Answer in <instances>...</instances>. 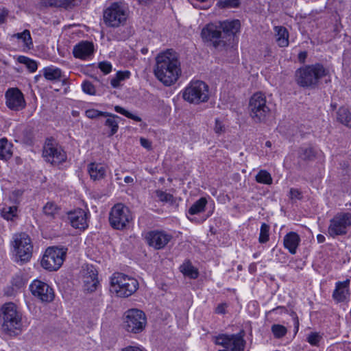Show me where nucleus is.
Listing matches in <instances>:
<instances>
[{"label": "nucleus", "instance_id": "nucleus-1", "mask_svg": "<svg viewBox=\"0 0 351 351\" xmlns=\"http://www.w3.org/2000/svg\"><path fill=\"white\" fill-rule=\"evenodd\" d=\"M155 60L156 77L167 86L176 83L182 73L178 54L173 49H167L159 53Z\"/></svg>", "mask_w": 351, "mask_h": 351}, {"label": "nucleus", "instance_id": "nucleus-2", "mask_svg": "<svg viewBox=\"0 0 351 351\" xmlns=\"http://www.w3.org/2000/svg\"><path fill=\"white\" fill-rule=\"evenodd\" d=\"M328 74V70L322 64L317 63L298 69L295 71V81L302 87H313Z\"/></svg>", "mask_w": 351, "mask_h": 351}, {"label": "nucleus", "instance_id": "nucleus-3", "mask_svg": "<svg viewBox=\"0 0 351 351\" xmlns=\"http://www.w3.org/2000/svg\"><path fill=\"white\" fill-rule=\"evenodd\" d=\"M2 318V328L10 335H17L22 330L21 315L18 312L14 303H6L0 310Z\"/></svg>", "mask_w": 351, "mask_h": 351}, {"label": "nucleus", "instance_id": "nucleus-4", "mask_svg": "<svg viewBox=\"0 0 351 351\" xmlns=\"http://www.w3.org/2000/svg\"><path fill=\"white\" fill-rule=\"evenodd\" d=\"M111 291L117 296L127 298L132 295L138 287V282L135 278L122 273H114L110 278Z\"/></svg>", "mask_w": 351, "mask_h": 351}, {"label": "nucleus", "instance_id": "nucleus-5", "mask_svg": "<svg viewBox=\"0 0 351 351\" xmlns=\"http://www.w3.org/2000/svg\"><path fill=\"white\" fill-rule=\"evenodd\" d=\"M128 15L129 10L125 3L114 2L104 10V22L107 27H119L126 23Z\"/></svg>", "mask_w": 351, "mask_h": 351}, {"label": "nucleus", "instance_id": "nucleus-6", "mask_svg": "<svg viewBox=\"0 0 351 351\" xmlns=\"http://www.w3.org/2000/svg\"><path fill=\"white\" fill-rule=\"evenodd\" d=\"M182 97L191 104L206 102L209 98L208 86L200 80L191 81L184 88Z\"/></svg>", "mask_w": 351, "mask_h": 351}, {"label": "nucleus", "instance_id": "nucleus-7", "mask_svg": "<svg viewBox=\"0 0 351 351\" xmlns=\"http://www.w3.org/2000/svg\"><path fill=\"white\" fill-rule=\"evenodd\" d=\"M147 324V318L143 311L137 308L128 310L123 318V328L130 333L138 334L143 332Z\"/></svg>", "mask_w": 351, "mask_h": 351}, {"label": "nucleus", "instance_id": "nucleus-8", "mask_svg": "<svg viewBox=\"0 0 351 351\" xmlns=\"http://www.w3.org/2000/svg\"><path fill=\"white\" fill-rule=\"evenodd\" d=\"M250 114L254 121H264L269 115L270 108L267 104L265 95L262 93H254L249 102Z\"/></svg>", "mask_w": 351, "mask_h": 351}, {"label": "nucleus", "instance_id": "nucleus-9", "mask_svg": "<svg viewBox=\"0 0 351 351\" xmlns=\"http://www.w3.org/2000/svg\"><path fill=\"white\" fill-rule=\"evenodd\" d=\"M132 219L129 208L123 204H117L110 212L109 221L110 226L117 230H123Z\"/></svg>", "mask_w": 351, "mask_h": 351}, {"label": "nucleus", "instance_id": "nucleus-10", "mask_svg": "<svg viewBox=\"0 0 351 351\" xmlns=\"http://www.w3.org/2000/svg\"><path fill=\"white\" fill-rule=\"evenodd\" d=\"M350 226L351 213H337L330 220L328 234L333 238L337 236L345 235L347 234Z\"/></svg>", "mask_w": 351, "mask_h": 351}, {"label": "nucleus", "instance_id": "nucleus-11", "mask_svg": "<svg viewBox=\"0 0 351 351\" xmlns=\"http://www.w3.org/2000/svg\"><path fill=\"white\" fill-rule=\"evenodd\" d=\"M66 255L64 248L48 247L41 261L43 268L49 271H56L62 265Z\"/></svg>", "mask_w": 351, "mask_h": 351}, {"label": "nucleus", "instance_id": "nucleus-12", "mask_svg": "<svg viewBox=\"0 0 351 351\" xmlns=\"http://www.w3.org/2000/svg\"><path fill=\"white\" fill-rule=\"evenodd\" d=\"M215 344L221 346L219 351H243L245 341L241 333L236 335H219L215 337Z\"/></svg>", "mask_w": 351, "mask_h": 351}, {"label": "nucleus", "instance_id": "nucleus-13", "mask_svg": "<svg viewBox=\"0 0 351 351\" xmlns=\"http://www.w3.org/2000/svg\"><path fill=\"white\" fill-rule=\"evenodd\" d=\"M14 243L18 261H28L32 257L33 248L29 237L25 233L16 234Z\"/></svg>", "mask_w": 351, "mask_h": 351}, {"label": "nucleus", "instance_id": "nucleus-14", "mask_svg": "<svg viewBox=\"0 0 351 351\" xmlns=\"http://www.w3.org/2000/svg\"><path fill=\"white\" fill-rule=\"evenodd\" d=\"M43 156L47 162L53 165H59L66 160L65 152L52 140H48L45 143Z\"/></svg>", "mask_w": 351, "mask_h": 351}, {"label": "nucleus", "instance_id": "nucleus-15", "mask_svg": "<svg viewBox=\"0 0 351 351\" xmlns=\"http://www.w3.org/2000/svg\"><path fill=\"white\" fill-rule=\"evenodd\" d=\"M29 289L34 296L43 302H50L54 298L53 289L43 281L34 280L30 284Z\"/></svg>", "mask_w": 351, "mask_h": 351}, {"label": "nucleus", "instance_id": "nucleus-16", "mask_svg": "<svg viewBox=\"0 0 351 351\" xmlns=\"http://www.w3.org/2000/svg\"><path fill=\"white\" fill-rule=\"evenodd\" d=\"M171 234L164 230H152L146 234L147 244L156 250L164 248L172 239Z\"/></svg>", "mask_w": 351, "mask_h": 351}, {"label": "nucleus", "instance_id": "nucleus-17", "mask_svg": "<svg viewBox=\"0 0 351 351\" xmlns=\"http://www.w3.org/2000/svg\"><path fill=\"white\" fill-rule=\"evenodd\" d=\"M6 106L14 111H19L26 106L24 95L18 88H10L5 93Z\"/></svg>", "mask_w": 351, "mask_h": 351}, {"label": "nucleus", "instance_id": "nucleus-18", "mask_svg": "<svg viewBox=\"0 0 351 351\" xmlns=\"http://www.w3.org/2000/svg\"><path fill=\"white\" fill-rule=\"evenodd\" d=\"M68 220L75 229L84 230L88 225V213L82 208L71 210L67 213Z\"/></svg>", "mask_w": 351, "mask_h": 351}, {"label": "nucleus", "instance_id": "nucleus-19", "mask_svg": "<svg viewBox=\"0 0 351 351\" xmlns=\"http://www.w3.org/2000/svg\"><path fill=\"white\" fill-rule=\"evenodd\" d=\"M350 280L338 281L332 294V299L337 302H346L350 297Z\"/></svg>", "mask_w": 351, "mask_h": 351}, {"label": "nucleus", "instance_id": "nucleus-20", "mask_svg": "<svg viewBox=\"0 0 351 351\" xmlns=\"http://www.w3.org/2000/svg\"><path fill=\"white\" fill-rule=\"evenodd\" d=\"M83 281L84 289L86 291L93 292L97 289L99 285L97 271L93 265L86 267L83 275Z\"/></svg>", "mask_w": 351, "mask_h": 351}, {"label": "nucleus", "instance_id": "nucleus-21", "mask_svg": "<svg viewBox=\"0 0 351 351\" xmlns=\"http://www.w3.org/2000/svg\"><path fill=\"white\" fill-rule=\"evenodd\" d=\"M94 51L93 43L88 41H81L74 46L73 53L74 57L86 60L90 57Z\"/></svg>", "mask_w": 351, "mask_h": 351}, {"label": "nucleus", "instance_id": "nucleus-22", "mask_svg": "<svg viewBox=\"0 0 351 351\" xmlns=\"http://www.w3.org/2000/svg\"><path fill=\"white\" fill-rule=\"evenodd\" d=\"M300 243V237L295 232H290L284 237V247L287 249L291 254L296 253Z\"/></svg>", "mask_w": 351, "mask_h": 351}, {"label": "nucleus", "instance_id": "nucleus-23", "mask_svg": "<svg viewBox=\"0 0 351 351\" xmlns=\"http://www.w3.org/2000/svg\"><path fill=\"white\" fill-rule=\"evenodd\" d=\"M221 34L220 24L219 25L213 23L208 24L202 31V36L206 40L211 41L215 39H219L221 37Z\"/></svg>", "mask_w": 351, "mask_h": 351}, {"label": "nucleus", "instance_id": "nucleus-24", "mask_svg": "<svg viewBox=\"0 0 351 351\" xmlns=\"http://www.w3.org/2000/svg\"><path fill=\"white\" fill-rule=\"evenodd\" d=\"M88 171L91 179L97 180L104 177L106 169L103 164L92 162L88 165Z\"/></svg>", "mask_w": 351, "mask_h": 351}, {"label": "nucleus", "instance_id": "nucleus-25", "mask_svg": "<svg viewBox=\"0 0 351 351\" xmlns=\"http://www.w3.org/2000/svg\"><path fill=\"white\" fill-rule=\"evenodd\" d=\"M276 42L280 47H286L289 45V32L282 26L274 27Z\"/></svg>", "mask_w": 351, "mask_h": 351}, {"label": "nucleus", "instance_id": "nucleus-26", "mask_svg": "<svg viewBox=\"0 0 351 351\" xmlns=\"http://www.w3.org/2000/svg\"><path fill=\"white\" fill-rule=\"evenodd\" d=\"M103 117L106 118L104 123V125L110 129L109 136H113L118 131L119 120L121 119V117L109 112L108 114H104Z\"/></svg>", "mask_w": 351, "mask_h": 351}, {"label": "nucleus", "instance_id": "nucleus-27", "mask_svg": "<svg viewBox=\"0 0 351 351\" xmlns=\"http://www.w3.org/2000/svg\"><path fill=\"white\" fill-rule=\"evenodd\" d=\"M220 28L228 35H234L240 29L241 24L239 20L225 21L219 22Z\"/></svg>", "mask_w": 351, "mask_h": 351}, {"label": "nucleus", "instance_id": "nucleus-28", "mask_svg": "<svg viewBox=\"0 0 351 351\" xmlns=\"http://www.w3.org/2000/svg\"><path fill=\"white\" fill-rule=\"evenodd\" d=\"M60 207L52 202H48L43 208L44 215L49 219H55L60 213Z\"/></svg>", "mask_w": 351, "mask_h": 351}, {"label": "nucleus", "instance_id": "nucleus-29", "mask_svg": "<svg viewBox=\"0 0 351 351\" xmlns=\"http://www.w3.org/2000/svg\"><path fill=\"white\" fill-rule=\"evenodd\" d=\"M12 38L21 40L23 43L24 47L27 49L33 48L32 38L30 32L27 29H25L23 32L20 33L14 34L12 36Z\"/></svg>", "mask_w": 351, "mask_h": 351}, {"label": "nucleus", "instance_id": "nucleus-30", "mask_svg": "<svg viewBox=\"0 0 351 351\" xmlns=\"http://www.w3.org/2000/svg\"><path fill=\"white\" fill-rule=\"evenodd\" d=\"M180 271L185 276L191 279H195L198 277V270L193 266L191 262L184 263L180 267Z\"/></svg>", "mask_w": 351, "mask_h": 351}, {"label": "nucleus", "instance_id": "nucleus-31", "mask_svg": "<svg viewBox=\"0 0 351 351\" xmlns=\"http://www.w3.org/2000/svg\"><path fill=\"white\" fill-rule=\"evenodd\" d=\"M337 119L342 124L351 128V112L346 108L341 107L338 110Z\"/></svg>", "mask_w": 351, "mask_h": 351}, {"label": "nucleus", "instance_id": "nucleus-32", "mask_svg": "<svg viewBox=\"0 0 351 351\" xmlns=\"http://www.w3.org/2000/svg\"><path fill=\"white\" fill-rule=\"evenodd\" d=\"M62 71L55 66L46 67L43 70V75L48 80H58L61 77Z\"/></svg>", "mask_w": 351, "mask_h": 351}, {"label": "nucleus", "instance_id": "nucleus-33", "mask_svg": "<svg viewBox=\"0 0 351 351\" xmlns=\"http://www.w3.org/2000/svg\"><path fill=\"white\" fill-rule=\"evenodd\" d=\"M12 156L11 145L6 138L0 139V158L8 159Z\"/></svg>", "mask_w": 351, "mask_h": 351}, {"label": "nucleus", "instance_id": "nucleus-34", "mask_svg": "<svg viewBox=\"0 0 351 351\" xmlns=\"http://www.w3.org/2000/svg\"><path fill=\"white\" fill-rule=\"evenodd\" d=\"M206 203V199L205 197H201L191 206L189 210V213L190 215H196L204 211Z\"/></svg>", "mask_w": 351, "mask_h": 351}, {"label": "nucleus", "instance_id": "nucleus-35", "mask_svg": "<svg viewBox=\"0 0 351 351\" xmlns=\"http://www.w3.org/2000/svg\"><path fill=\"white\" fill-rule=\"evenodd\" d=\"M130 75V72L128 71H118L116 75L111 80L110 84L112 87L117 88L120 85V82L126 79H128Z\"/></svg>", "mask_w": 351, "mask_h": 351}, {"label": "nucleus", "instance_id": "nucleus-36", "mask_svg": "<svg viewBox=\"0 0 351 351\" xmlns=\"http://www.w3.org/2000/svg\"><path fill=\"white\" fill-rule=\"evenodd\" d=\"M16 213L17 207L16 206H5L1 210V216L6 220H13L16 217Z\"/></svg>", "mask_w": 351, "mask_h": 351}, {"label": "nucleus", "instance_id": "nucleus-37", "mask_svg": "<svg viewBox=\"0 0 351 351\" xmlns=\"http://www.w3.org/2000/svg\"><path fill=\"white\" fill-rule=\"evenodd\" d=\"M18 61L19 62L25 64L31 73L35 72L38 69L37 62L26 56H19Z\"/></svg>", "mask_w": 351, "mask_h": 351}, {"label": "nucleus", "instance_id": "nucleus-38", "mask_svg": "<svg viewBox=\"0 0 351 351\" xmlns=\"http://www.w3.org/2000/svg\"><path fill=\"white\" fill-rule=\"evenodd\" d=\"M256 181L261 184H271L272 183V178L267 171L261 170L256 176Z\"/></svg>", "mask_w": 351, "mask_h": 351}, {"label": "nucleus", "instance_id": "nucleus-39", "mask_svg": "<svg viewBox=\"0 0 351 351\" xmlns=\"http://www.w3.org/2000/svg\"><path fill=\"white\" fill-rule=\"evenodd\" d=\"M270 227L268 224L263 223L260 229L258 241L260 243H265L269 239Z\"/></svg>", "mask_w": 351, "mask_h": 351}, {"label": "nucleus", "instance_id": "nucleus-40", "mask_svg": "<svg viewBox=\"0 0 351 351\" xmlns=\"http://www.w3.org/2000/svg\"><path fill=\"white\" fill-rule=\"evenodd\" d=\"M271 330L274 336L278 339L283 337L287 332V328L280 324H273Z\"/></svg>", "mask_w": 351, "mask_h": 351}, {"label": "nucleus", "instance_id": "nucleus-41", "mask_svg": "<svg viewBox=\"0 0 351 351\" xmlns=\"http://www.w3.org/2000/svg\"><path fill=\"white\" fill-rule=\"evenodd\" d=\"M322 335L317 332H312L306 337L307 342L313 346H319L322 340Z\"/></svg>", "mask_w": 351, "mask_h": 351}, {"label": "nucleus", "instance_id": "nucleus-42", "mask_svg": "<svg viewBox=\"0 0 351 351\" xmlns=\"http://www.w3.org/2000/svg\"><path fill=\"white\" fill-rule=\"evenodd\" d=\"M114 110L117 112H118L121 114H123V115L125 116L126 117L131 119L134 121H136L138 122L141 121V118L140 117L133 114L132 113L130 112L129 111L126 110L125 109H124L123 108H122L119 106H115Z\"/></svg>", "mask_w": 351, "mask_h": 351}, {"label": "nucleus", "instance_id": "nucleus-43", "mask_svg": "<svg viewBox=\"0 0 351 351\" xmlns=\"http://www.w3.org/2000/svg\"><path fill=\"white\" fill-rule=\"evenodd\" d=\"M240 4V0H219L217 5L220 8H237Z\"/></svg>", "mask_w": 351, "mask_h": 351}, {"label": "nucleus", "instance_id": "nucleus-44", "mask_svg": "<svg viewBox=\"0 0 351 351\" xmlns=\"http://www.w3.org/2000/svg\"><path fill=\"white\" fill-rule=\"evenodd\" d=\"M156 195L158 198V199L162 202H173V197L170 193H167L160 190H157L156 191Z\"/></svg>", "mask_w": 351, "mask_h": 351}, {"label": "nucleus", "instance_id": "nucleus-45", "mask_svg": "<svg viewBox=\"0 0 351 351\" xmlns=\"http://www.w3.org/2000/svg\"><path fill=\"white\" fill-rule=\"evenodd\" d=\"M314 155L315 152L312 147H302L300 150V156L304 160L311 159Z\"/></svg>", "mask_w": 351, "mask_h": 351}, {"label": "nucleus", "instance_id": "nucleus-46", "mask_svg": "<svg viewBox=\"0 0 351 351\" xmlns=\"http://www.w3.org/2000/svg\"><path fill=\"white\" fill-rule=\"evenodd\" d=\"M104 114H108V112H101L96 109H88L85 111V115L92 119L103 117Z\"/></svg>", "mask_w": 351, "mask_h": 351}, {"label": "nucleus", "instance_id": "nucleus-47", "mask_svg": "<svg viewBox=\"0 0 351 351\" xmlns=\"http://www.w3.org/2000/svg\"><path fill=\"white\" fill-rule=\"evenodd\" d=\"M83 91L88 95H94L95 94V88L93 84L88 81H84L82 84Z\"/></svg>", "mask_w": 351, "mask_h": 351}, {"label": "nucleus", "instance_id": "nucleus-48", "mask_svg": "<svg viewBox=\"0 0 351 351\" xmlns=\"http://www.w3.org/2000/svg\"><path fill=\"white\" fill-rule=\"evenodd\" d=\"M100 70L105 74H108L112 71V64L107 61L101 62L98 65Z\"/></svg>", "mask_w": 351, "mask_h": 351}, {"label": "nucleus", "instance_id": "nucleus-49", "mask_svg": "<svg viewBox=\"0 0 351 351\" xmlns=\"http://www.w3.org/2000/svg\"><path fill=\"white\" fill-rule=\"evenodd\" d=\"M81 1L82 0H62L63 3L60 5H63L64 8L68 9L78 5Z\"/></svg>", "mask_w": 351, "mask_h": 351}, {"label": "nucleus", "instance_id": "nucleus-50", "mask_svg": "<svg viewBox=\"0 0 351 351\" xmlns=\"http://www.w3.org/2000/svg\"><path fill=\"white\" fill-rule=\"evenodd\" d=\"M215 133L220 134L225 131V125L219 119H215V125L214 127Z\"/></svg>", "mask_w": 351, "mask_h": 351}, {"label": "nucleus", "instance_id": "nucleus-51", "mask_svg": "<svg viewBox=\"0 0 351 351\" xmlns=\"http://www.w3.org/2000/svg\"><path fill=\"white\" fill-rule=\"evenodd\" d=\"M289 197L291 199H300L302 197L301 192L298 189L291 188L289 191Z\"/></svg>", "mask_w": 351, "mask_h": 351}, {"label": "nucleus", "instance_id": "nucleus-52", "mask_svg": "<svg viewBox=\"0 0 351 351\" xmlns=\"http://www.w3.org/2000/svg\"><path fill=\"white\" fill-rule=\"evenodd\" d=\"M9 14V11L5 8H0V25L5 23Z\"/></svg>", "mask_w": 351, "mask_h": 351}, {"label": "nucleus", "instance_id": "nucleus-53", "mask_svg": "<svg viewBox=\"0 0 351 351\" xmlns=\"http://www.w3.org/2000/svg\"><path fill=\"white\" fill-rule=\"evenodd\" d=\"M227 304L226 303H221L218 304L215 308V313L217 314H225Z\"/></svg>", "mask_w": 351, "mask_h": 351}, {"label": "nucleus", "instance_id": "nucleus-54", "mask_svg": "<svg viewBox=\"0 0 351 351\" xmlns=\"http://www.w3.org/2000/svg\"><path fill=\"white\" fill-rule=\"evenodd\" d=\"M24 136L22 137V141L25 143H29L32 140V134L29 130L25 129L23 131Z\"/></svg>", "mask_w": 351, "mask_h": 351}, {"label": "nucleus", "instance_id": "nucleus-55", "mask_svg": "<svg viewBox=\"0 0 351 351\" xmlns=\"http://www.w3.org/2000/svg\"><path fill=\"white\" fill-rule=\"evenodd\" d=\"M46 3L50 6L63 8V5H60L63 3L62 0H46Z\"/></svg>", "mask_w": 351, "mask_h": 351}, {"label": "nucleus", "instance_id": "nucleus-56", "mask_svg": "<svg viewBox=\"0 0 351 351\" xmlns=\"http://www.w3.org/2000/svg\"><path fill=\"white\" fill-rule=\"evenodd\" d=\"M122 351H144L143 348L140 346H127Z\"/></svg>", "mask_w": 351, "mask_h": 351}, {"label": "nucleus", "instance_id": "nucleus-57", "mask_svg": "<svg viewBox=\"0 0 351 351\" xmlns=\"http://www.w3.org/2000/svg\"><path fill=\"white\" fill-rule=\"evenodd\" d=\"M140 142H141V145L146 148V149H150L151 148V143L149 140L146 139V138H141L140 139Z\"/></svg>", "mask_w": 351, "mask_h": 351}, {"label": "nucleus", "instance_id": "nucleus-58", "mask_svg": "<svg viewBox=\"0 0 351 351\" xmlns=\"http://www.w3.org/2000/svg\"><path fill=\"white\" fill-rule=\"evenodd\" d=\"M307 53L306 51H301L298 54V59L301 62H304L305 59L306 58Z\"/></svg>", "mask_w": 351, "mask_h": 351}, {"label": "nucleus", "instance_id": "nucleus-59", "mask_svg": "<svg viewBox=\"0 0 351 351\" xmlns=\"http://www.w3.org/2000/svg\"><path fill=\"white\" fill-rule=\"evenodd\" d=\"M317 240L319 243H322L325 241V237L323 234H318L317 236Z\"/></svg>", "mask_w": 351, "mask_h": 351}, {"label": "nucleus", "instance_id": "nucleus-60", "mask_svg": "<svg viewBox=\"0 0 351 351\" xmlns=\"http://www.w3.org/2000/svg\"><path fill=\"white\" fill-rule=\"evenodd\" d=\"M293 321L294 328H297V330H299L300 323H299L298 317H295V319Z\"/></svg>", "mask_w": 351, "mask_h": 351}, {"label": "nucleus", "instance_id": "nucleus-61", "mask_svg": "<svg viewBox=\"0 0 351 351\" xmlns=\"http://www.w3.org/2000/svg\"><path fill=\"white\" fill-rule=\"evenodd\" d=\"M133 181H134L133 178L130 176H126L124 178V182L128 184L132 183V182H133Z\"/></svg>", "mask_w": 351, "mask_h": 351}, {"label": "nucleus", "instance_id": "nucleus-62", "mask_svg": "<svg viewBox=\"0 0 351 351\" xmlns=\"http://www.w3.org/2000/svg\"><path fill=\"white\" fill-rule=\"evenodd\" d=\"M278 310H281L282 311H285V308L283 306H278L277 308H273L271 311L275 312Z\"/></svg>", "mask_w": 351, "mask_h": 351}, {"label": "nucleus", "instance_id": "nucleus-63", "mask_svg": "<svg viewBox=\"0 0 351 351\" xmlns=\"http://www.w3.org/2000/svg\"><path fill=\"white\" fill-rule=\"evenodd\" d=\"M13 195H15L17 197L21 196L22 195V192L19 190H17L13 192Z\"/></svg>", "mask_w": 351, "mask_h": 351}, {"label": "nucleus", "instance_id": "nucleus-64", "mask_svg": "<svg viewBox=\"0 0 351 351\" xmlns=\"http://www.w3.org/2000/svg\"><path fill=\"white\" fill-rule=\"evenodd\" d=\"M290 315L291 316L293 320L295 319V317H298L294 311L291 312Z\"/></svg>", "mask_w": 351, "mask_h": 351}]
</instances>
